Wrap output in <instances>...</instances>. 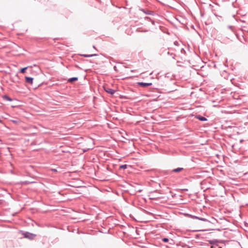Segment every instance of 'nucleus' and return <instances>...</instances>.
<instances>
[{"instance_id": "obj_1", "label": "nucleus", "mask_w": 248, "mask_h": 248, "mask_svg": "<svg viewBox=\"0 0 248 248\" xmlns=\"http://www.w3.org/2000/svg\"><path fill=\"white\" fill-rule=\"evenodd\" d=\"M24 237L28 238L30 240L33 239L36 236L35 234L31 233L29 232H26L23 234Z\"/></svg>"}, {"instance_id": "obj_2", "label": "nucleus", "mask_w": 248, "mask_h": 248, "mask_svg": "<svg viewBox=\"0 0 248 248\" xmlns=\"http://www.w3.org/2000/svg\"><path fill=\"white\" fill-rule=\"evenodd\" d=\"M33 78H32L26 77H25V81L26 83L32 84L33 82Z\"/></svg>"}, {"instance_id": "obj_3", "label": "nucleus", "mask_w": 248, "mask_h": 248, "mask_svg": "<svg viewBox=\"0 0 248 248\" xmlns=\"http://www.w3.org/2000/svg\"><path fill=\"white\" fill-rule=\"evenodd\" d=\"M138 85H139L141 86H142V87H147V86H151L152 84V83H145V82H138Z\"/></svg>"}, {"instance_id": "obj_4", "label": "nucleus", "mask_w": 248, "mask_h": 248, "mask_svg": "<svg viewBox=\"0 0 248 248\" xmlns=\"http://www.w3.org/2000/svg\"><path fill=\"white\" fill-rule=\"evenodd\" d=\"M105 91H106L107 93H109L110 94H113L115 92V90L110 89V88H108V89H106Z\"/></svg>"}, {"instance_id": "obj_5", "label": "nucleus", "mask_w": 248, "mask_h": 248, "mask_svg": "<svg viewBox=\"0 0 248 248\" xmlns=\"http://www.w3.org/2000/svg\"><path fill=\"white\" fill-rule=\"evenodd\" d=\"M196 118L202 121H206L207 120V119L205 117L200 115L196 116Z\"/></svg>"}, {"instance_id": "obj_6", "label": "nucleus", "mask_w": 248, "mask_h": 248, "mask_svg": "<svg viewBox=\"0 0 248 248\" xmlns=\"http://www.w3.org/2000/svg\"><path fill=\"white\" fill-rule=\"evenodd\" d=\"M97 55L95 54H82L81 55V56L85 57V58H89V57H93V56H96Z\"/></svg>"}, {"instance_id": "obj_7", "label": "nucleus", "mask_w": 248, "mask_h": 248, "mask_svg": "<svg viewBox=\"0 0 248 248\" xmlns=\"http://www.w3.org/2000/svg\"><path fill=\"white\" fill-rule=\"evenodd\" d=\"M183 170V168H176V169H173V170H172V172H178Z\"/></svg>"}, {"instance_id": "obj_8", "label": "nucleus", "mask_w": 248, "mask_h": 248, "mask_svg": "<svg viewBox=\"0 0 248 248\" xmlns=\"http://www.w3.org/2000/svg\"><path fill=\"white\" fill-rule=\"evenodd\" d=\"M78 78L77 77H74L68 79V81L70 82H72L74 81L78 80Z\"/></svg>"}, {"instance_id": "obj_9", "label": "nucleus", "mask_w": 248, "mask_h": 248, "mask_svg": "<svg viewBox=\"0 0 248 248\" xmlns=\"http://www.w3.org/2000/svg\"><path fill=\"white\" fill-rule=\"evenodd\" d=\"M3 98L5 100H7V101H12L13 100V99H12L11 98H10V97H9V96H7V95H4V96H3Z\"/></svg>"}, {"instance_id": "obj_10", "label": "nucleus", "mask_w": 248, "mask_h": 248, "mask_svg": "<svg viewBox=\"0 0 248 248\" xmlns=\"http://www.w3.org/2000/svg\"><path fill=\"white\" fill-rule=\"evenodd\" d=\"M28 67H24V68H22L20 69V72L21 73H24L25 72V70L28 68Z\"/></svg>"}, {"instance_id": "obj_11", "label": "nucleus", "mask_w": 248, "mask_h": 248, "mask_svg": "<svg viewBox=\"0 0 248 248\" xmlns=\"http://www.w3.org/2000/svg\"><path fill=\"white\" fill-rule=\"evenodd\" d=\"M127 165H125H125H121V166L120 167V168L121 169H126V168H127Z\"/></svg>"}, {"instance_id": "obj_12", "label": "nucleus", "mask_w": 248, "mask_h": 248, "mask_svg": "<svg viewBox=\"0 0 248 248\" xmlns=\"http://www.w3.org/2000/svg\"><path fill=\"white\" fill-rule=\"evenodd\" d=\"M232 243L234 245H236V246H240V244L238 242H236V241H232Z\"/></svg>"}, {"instance_id": "obj_13", "label": "nucleus", "mask_w": 248, "mask_h": 248, "mask_svg": "<svg viewBox=\"0 0 248 248\" xmlns=\"http://www.w3.org/2000/svg\"><path fill=\"white\" fill-rule=\"evenodd\" d=\"M162 241L164 242H168L169 241V239L167 238H164L162 239Z\"/></svg>"}, {"instance_id": "obj_14", "label": "nucleus", "mask_w": 248, "mask_h": 248, "mask_svg": "<svg viewBox=\"0 0 248 248\" xmlns=\"http://www.w3.org/2000/svg\"><path fill=\"white\" fill-rule=\"evenodd\" d=\"M11 121L15 124H17L18 122V121L17 120H11Z\"/></svg>"}, {"instance_id": "obj_15", "label": "nucleus", "mask_w": 248, "mask_h": 248, "mask_svg": "<svg viewBox=\"0 0 248 248\" xmlns=\"http://www.w3.org/2000/svg\"><path fill=\"white\" fill-rule=\"evenodd\" d=\"M22 183L23 184H29V182H28V181H24V182H23Z\"/></svg>"}, {"instance_id": "obj_16", "label": "nucleus", "mask_w": 248, "mask_h": 248, "mask_svg": "<svg viewBox=\"0 0 248 248\" xmlns=\"http://www.w3.org/2000/svg\"><path fill=\"white\" fill-rule=\"evenodd\" d=\"M177 44H178V42H177V41H175V42H174V44H175V45H176Z\"/></svg>"}, {"instance_id": "obj_17", "label": "nucleus", "mask_w": 248, "mask_h": 248, "mask_svg": "<svg viewBox=\"0 0 248 248\" xmlns=\"http://www.w3.org/2000/svg\"><path fill=\"white\" fill-rule=\"evenodd\" d=\"M229 28L230 29H232V26H229Z\"/></svg>"}, {"instance_id": "obj_18", "label": "nucleus", "mask_w": 248, "mask_h": 248, "mask_svg": "<svg viewBox=\"0 0 248 248\" xmlns=\"http://www.w3.org/2000/svg\"><path fill=\"white\" fill-rule=\"evenodd\" d=\"M168 54H170V53L169 52H168Z\"/></svg>"}]
</instances>
